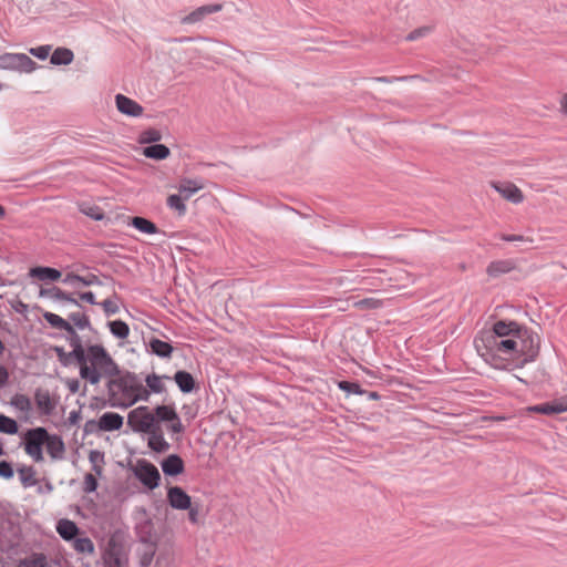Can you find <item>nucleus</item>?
Masks as SVG:
<instances>
[{"label": "nucleus", "mask_w": 567, "mask_h": 567, "mask_svg": "<svg viewBox=\"0 0 567 567\" xmlns=\"http://www.w3.org/2000/svg\"><path fill=\"white\" fill-rule=\"evenodd\" d=\"M474 347L485 360L523 358L529 362L538 354L539 340L516 321L498 320L474 339Z\"/></svg>", "instance_id": "f257e3e1"}, {"label": "nucleus", "mask_w": 567, "mask_h": 567, "mask_svg": "<svg viewBox=\"0 0 567 567\" xmlns=\"http://www.w3.org/2000/svg\"><path fill=\"white\" fill-rule=\"evenodd\" d=\"M66 333L69 334V343L74 355L81 354V357L90 360V363L93 365L103 368L102 372L105 373L106 377H113L120 373L118 364L102 344H89L84 348L82 340L73 326L66 331Z\"/></svg>", "instance_id": "f03ea898"}, {"label": "nucleus", "mask_w": 567, "mask_h": 567, "mask_svg": "<svg viewBox=\"0 0 567 567\" xmlns=\"http://www.w3.org/2000/svg\"><path fill=\"white\" fill-rule=\"evenodd\" d=\"M63 367H69L73 363H76L79 365V373L81 379L85 380L92 385L99 384L103 377H106L105 373H103V368H100L99 365H93L90 363V360H87L84 357H81V354H73V350L70 352H66L63 354L62 359L59 361Z\"/></svg>", "instance_id": "7ed1b4c3"}, {"label": "nucleus", "mask_w": 567, "mask_h": 567, "mask_svg": "<svg viewBox=\"0 0 567 567\" xmlns=\"http://www.w3.org/2000/svg\"><path fill=\"white\" fill-rule=\"evenodd\" d=\"M48 440V430L42 426H38L34 429H30L24 434V451L31 456L35 462L43 461V450L42 446L44 442Z\"/></svg>", "instance_id": "20e7f679"}, {"label": "nucleus", "mask_w": 567, "mask_h": 567, "mask_svg": "<svg viewBox=\"0 0 567 567\" xmlns=\"http://www.w3.org/2000/svg\"><path fill=\"white\" fill-rule=\"evenodd\" d=\"M127 425L136 433H148L158 424L154 414L148 411V406L143 405L128 413Z\"/></svg>", "instance_id": "39448f33"}, {"label": "nucleus", "mask_w": 567, "mask_h": 567, "mask_svg": "<svg viewBox=\"0 0 567 567\" xmlns=\"http://www.w3.org/2000/svg\"><path fill=\"white\" fill-rule=\"evenodd\" d=\"M38 64L24 53H3L0 55V69L31 73Z\"/></svg>", "instance_id": "423d86ee"}, {"label": "nucleus", "mask_w": 567, "mask_h": 567, "mask_svg": "<svg viewBox=\"0 0 567 567\" xmlns=\"http://www.w3.org/2000/svg\"><path fill=\"white\" fill-rule=\"evenodd\" d=\"M135 477L148 489L153 491L161 483V474L157 467L147 460H137L133 470Z\"/></svg>", "instance_id": "0eeeda50"}, {"label": "nucleus", "mask_w": 567, "mask_h": 567, "mask_svg": "<svg viewBox=\"0 0 567 567\" xmlns=\"http://www.w3.org/2000/svg\"><path fill=\"white\" fill-rule=\"evenodd\" d=\"M106 378L109 379L106 383L109 405L112 406V403L125 402V400H128L131 390L127 386V382H125L121 375V372Z\"/></svg>", "instance_id": "6e6552de"}, {"label": "nucleus", "mask_w": 567, "mask_h": 567, "mask_svg": "<svg viewBox=\"0 0 567 567\" xmlns=\"http://www.w3.org/2000/svg\"><path fill=\"white\" fill-rule=\"evenodd\" d=\"M491 187L512 204L518 205L525 199L523 190L512 182H491Z\"/></svg>", "instance_id": "1a4fd4ad"}, {"label": "nucleus", "mask_w": 567, "mask_h": 567, "mask_svg": "<svg viewBox=\"0 0 567 567\" xmlns=\"http://www.w3.org/2000/svg\"><path fill=\"white\" fill-rule=\"evenodd\" d=\"M166 497L174 509L186 511L190 507L192 498L181 486L168 487Z\"/></svg>", "instance_id": "9d476101"}, {"label": "nucleus", "mask_w": 567, "mask_h": 567, "mask_svg": "<svg viewBox=\"0 0 567 567\" xmlns=\"http://www.w3.org/2000/svg\"><path fill=\"white\" fill-rule=\"evenodd\" d=\"M221 3H212L198 7L181 19L182 24H194L203 21L207 16L221 11Z\"/></svg>", "instance_id": "9b49d317"}, {"label": "nucleus", "mask_w": 567, "mask_h": 567, "mask_svg": "<svg viewBox=\"0 0 567 567\" xmlns=\"http://www.w3.org/2000/svg\"><path fill=\"white\" fill-rule=\"evenodd\" d=\"M116 107L117 110L127 116L137 117L143 114V106L138 104L136 101L123 95L117 94L115 96Z\"/></svg>", "instance_id": "f8f14e48"}, {"label": "nucleus", "mask_w": 567, "mask_h": 567, "mask_svg": "<svg viewBox=\"0 0 567 567\" xmlns=\"http://www.w3.org/2000/svg\"><path fill=\"white\" fill-rule=\"evenodd\" d=\"M148 399L150 391L141 381L131 389L128 400H125V402L112 403V408L127 409L135 404L137 401H148Z\"/></svg>", "instance_id": "ddd939ff"}, {"label": "nucleus", "mask_w": 567, "mask_h": 567, "mask_svg": "<svg viewBox=\"0 0 567 567\" xmlns=\"http://www.w3.org/2000/svg\"><path fill=\"white\" fill-rule=\"evenodd\" d=\"M161 467L166 476L175 477L185 471V463L178 454H169L161 462Z\"/></svg>", "instance_id": "4468645a"}, {"label": "nucleus", "mask_w": 567, "mask_h": 567, "mask_svg": "<svg viewBox=\"0 0 567 567\" xmlns=\"http://www.w3.org/2000/svg\"><path fill=\"white\" fill-rule=\"evenodd\" d=\"M527 411L542 414H557L567 412V396L560 398L553 402L529 406L527 408Z\"/></svg>", "instance_id": "2eb2a0df"}, {"label": "nucleus", "mask_w": 567, "mask_h": 567, "mask_svg": "<svg viewBox=\"0 0 567 567\" xmlns=\"http://www.w3.org/2000/svg\"><path fill=\"white\" fill-rule=\"evenodd\" d=\"M516 269V261L514 259H497L488 264L486 274L491 278H497L502 275H506Z\"/></svg>", "instance_id": "dca6fc26"}, {"label": "nucleus", "mask_w": 567, "mask_h": 567, "mask_svg": "<svg viewBox=\"0 0 567 567\" xmlns=\"http://www.w3.org/2000/svg\"><path fill=\"white\" fill-rule=\"evenodd\" d=\"M44 445L52 460L64 458L65 444L60 435L48 432V440L44 442Z\"/></svg>", "instance_id": "f3484780"}, {"label": "nucleus", "mask_w": 567, "mask_h": 567, "mask_svg": "<svg viewBox=\"0 0 567 567\" xmlns=\"http://www.w3.org/2000/svg\"><path fill=\"white\" fill-rule=\"evenodd\" d=\"M124 419L115 412H105L99 419V430L104 432L118 431L123 426Z\"/></svg>", "instance_id": "a211bd4d"}, {"label": "nucleus", "mask_w": 567, "mask_h": 567, "mask_svg": "<svg viewBox=\"0 0 567 567\" xmlns=\"http://www.w3.org/2000/svg\"><path fill=\"white\" fill-rule=\"evenodd\" d=\"M147 434L150 435L147 444L152 451H154L156 453H165L166 451L169 450L171 445L165 440L163 430L159 426V424L156 427H154L152 432H148Z\"/></svg>", "instance_id": "6ab92c4d"}, {"label": "nucleus", "mask_w": 567, "mask_h": 567, "mask_svg": "<svg viewBox=\"0 0 567 567\" xmlns=\"http://www.w3.org/2000/svg\"><path fill=\"white\" fill-rule=\"evenodd\" d=\"M147 348L152 354L162 359H169L174 351V347L171 343L155 337L150 339Z\"/></svg>", "instance_id": "aec40b11"}, {"label": "nucleus", "mask_w": 567, "mask_h": 567, "mask_svg": "<svg viewBox=\"0 0 567 567\" xmlns=\"http://www.w3.org/2000/svg\"><path fill=\"white\" fill-rule=\"evenodd\" d=\"M173 379L183 393H192L198 388L194 377L185 370L176 371Z\"/></svg>", "instance_id": "412c9836"}, {"label": "nucleus", "mask_w": 567, "mask_h": 567, "mask_svg": "<svg viewBox=\"0 0 567 567\" xmlns=\"http://www.w3.org/2000/svg\"><path fill=\"white\" fill-rule=\"evenodd\" d=\"M34 400L37 408L42 414H52L53 410L55 409V403L51 399L48 390L37 389L34 393Z\"/></svg>", "instance_id": "4be33fe9"}, {"label": "nucleus", "mask_w": 567, "mask_h": 567, "mask_svg": "<svg viewBox=\"0 0 567 567\" xmlns=\"http://www.w3.org/2000/svg\"><path fill=\"white\" fill-rule=\"evenodd\" d=\"M29 276L41 281H56L61 278L62 274L56 268L37 266L29 270Z\"/></svg>", "instance_id": "5701e85b"}, {"label": "nucleus", "mask_w": 567, "mask_h": 567, "mask_svg": "<svg viewBox=\"0 0 567 567\" xmlns=\"http://www.w3.org/2000/svg\"><path fill=\"white\" fill-rule=\"evenodd\" d=\"M204 187L205 184L203 179L184 178L181 181L178 192L184 197V199L188 200L192 197V195L203 189Z\"/></svg>", "instance_id": "b1692460"}, {"label": "nucleus", "mask_w": 567, "mask_h": 567, "mask_svg": "<svg viewBox=\"0 0 567 567\" xmlns=\"http://www.w3.org/2000/svg\"><path fill=\"white\" fill-rule=\"evenodd\" d=\"M62 281L68 285L80 284L85 287L102 285L99 277L94 274H89L86 276H80V275H76L73 272H69L65 275V277L63 278Z\"/></svg>", "instance_id": "393cba45"}, {"label": "nucleus", "mask_w": 567, "mask_h": 567, "mask_svg": "<svg viewBox=\"0 0 567 567\" xmlns=\"http://www.w3.org/2000/svg\"><path fill=\"white\" fill-rule=\"evenodd\" d=\"M142 154L152 159L163 161L166 159L171 155L169 148L164 144H151L145 146L142 151Z\"/></svg>", "instance_id": "a878e982"}, {"label": "nucleus", "mask_w": 567, "mask_h": 567, "mask_svg": "<svg viewBox=\"0 0 567 567\" xmlns=\"http://www.w3.org/2000/svg\"><path fill=\"white\" fill-rule=\"evenodd\" d=\"M130 226H133L135 229L143 234L154 235L159 233L158 227L150 219L142 216H134L128 221Z\"/></svg>", "instance_id": "bb28decb"}, {"label": "nucleus", "mask_w": 567, "mask_h": 567, "mask_svg": "<svg viewBox=\"0 0 567 567\" xmlns=\"http://www.w3.org/2000/svg\"><path fill=\"white\" fill-rule=\"evenodd\" d=\"M56 532L64 540H73L78 536L80 529L74 522L64 518L59 520Z\"/></svg>", "instance_id": "cd10ccee"}, {"label": "nucleus", "mask_w": 567, "mask_h": 567, "mask_svg": "<svg viewBox=\"0 0 567 567\" xmlns=\"http://www.w3.org/2000/svg\"><path fill=\"white\" fill-rule=\"evenodd\" d=\"M74 59V53L68 48H56L51 54L50 62L53 65H68Z\"/></svg>", "instance_id": "c85d7f7f"}, {"label": "nucleus", "mask_w": 567, "mask_h": 567, "mask_svg": "<svg viewBox=\"0 0 567 567\" xmlns=\"http://www.w3.org/2000/svg\"><path fill=\"white\" fill-rule=\"evenodd\" d=\"M154 416L157 421V424H159V422H169L177 419V412L173 406L162 404L154 409Z\"/></svg>", "instance_id": "c756f323"}, {"label": "nucleus", "mask_w": 567, "mask_h": 567, "mask_svg": "<svg viewBox=\"0 0 567 567\" xmlns=\"http://www.w3.org/2000/svg\"><path fill=\"white\" fill-rule=\"evenodd\" d=\"M162 379H169V377L168 375L159 377L155 373H151V374L146 375L145 382H146V388L150 391V394L151 393H157V394L163 393L166 390L164 383L162 382Z\"/></svg>", "instance_id": "7c9ffc66"}, {"label": "nucleus", "mask_w": 567, "mask_h": 567, "mask_svg": "<svg viewBox=\"0 0 567 567\" xmlns=\"http://www.w3.org/2000/svg\"><path fill=\"white\" fill-rule=\"evenodd\" d=\"M103 559L104 567H124L120 556V549L115 548L112 543H110V547L106 549Z\"/></svg>", "instance_id": "2f4dec72"}, {"label": "nucleus", "mask_w": 567, "mask_h": 567, "mask_svg": "<svg viewBox=\"0 0 567 567\" xmlns=\"http://www.w3.org/2000/svg\"><path fill=\"white\" fill-rule=\"evenodd\" d=\"M107 326L110 328L111 333L117 339H126L130 334V327L123 320H113L109 321Z\"/></svg>", "instance_id": "473e14b6"}, {"label": "nucleus", "mask_w": 567, "mask_h": 567, "mask_svg": "<svg viewBox=\"0 0 567 567\" xmlns=\"http://www.w3.org/2000/svg\"><path fill=\"white\" fill-rule=\"evenodd\" d=\"M10 405L23 413H29L32 409L30 398L22 393H16L10 400Z\"/></svg>", "instance_id": "72a5a7b5"}, {"label": "nucleus", "mask_w": 567, "mask_h": 567, "mask_svg": "<svg viewBox=\"0 0 567 567\" xmlns=\"http://www.w3.org/2000/svg\"><path fill=\"white\" fill-rule=\"evenodd\" d=\"M43 318L51 327L59 330H64L65 332L72 327V324L68 320L63 319L62 317L53 312H44Z\"/></svg>", "instance_id": "f704fd0d"}, {"label": "nucleus", "mask_w": 567, "mask_h": 567, "mask_svg": "<svg viewBox=\"0 0 567 567\" xmlns=\"http://www.w3.org/2000/svg\"><path fill=\"white\" fill-rule=\"evenodd\" d=\"M21 484L23 487L34 486L38 481L34 478L35 470L32 466H21L18 468Z\"/></svg>", "instance_id": "c9c22d12"}, {"label": "nucleus", "mask_w": 567, "mask_h": 567, "mask_svg": "<svg viewBox=\"0 0 567 567\" xmlns=\"http://www.w3.org/2000/svg\"><path fill=\"white\" fill-rule=\"evenodd\" d=\"M185 200L182 195L172 194L167 197L166 204L171 209L176 210L178 216H184L187 210Z\"/></svg>", "instance_id": "e433bc0d"}, {"label": "nucleus", "mask_w": 567, "mask_h": 567, "mask_svg": "<svg viewBox=\"0 0 567 567\" xmlns=\"http://www.w3.org/2000/svg\"><path fill=\"white\" fill-rule=\"evenodd\" d=\"M19 431L17 421L0 413V433L14 435Z\"/></svg>", "instance_id": "4c0bfd02"}, {"label": "nucleus", "mask_w": 567, "mask_h": 567, "mask_svg": "<svg viewBox=\"0 0 567 567\" xmlns=\"http://www.w3.org/2000/svg\"><path fill=\"white\" fill-rule=\"evenodd\" d=\"M69 320L73 323V327H76L81 330L89 329L92 330L91 320L87 315L81 312H71L69 315Z\"/></svg>", "instance_id": "58836bf2"}, {"label": "nucleus", "mask_w": 567, "mask_h": 567, "mask_svg": "<svg viewBox=\"0 0 567 567\" xmlns=\"http://www.w3.org/2000/svg\"><path fill=\"white\" fill-rule=\"evenodd\" d=\"M89 461L92 464V470L97 475H101L103 472V465L105 463L104 453L99 450H91L89 453Z\"/></svg>", "instance_id": "ea45409f"}, {"label": "nucleus", "mask_w": 567, "mask_h": 567, "mask_svg": "<svg viewBox=\"0 0 567 567\" xmlns=\"http://www.w3.org/2000/svg\"><path fill=\"white\" fill-rule=\"evenodd\" d=\"M161 140L162 133L158 130L151 127L141 132L137 141L140 144H155Z\"/></svg>", "instance_id": "a19ab883"}, {"label": "nucleus", "mask_w": 567, "mask_h": 567, "mask_svg": "<svg viewBox=\"0 0 567 567\" xmlns=\"http://www.w3.org/2000/svg\"><path fill=\"white\" fill-rule=\"evenodd\" d=\"M73 547L81 554H93L94 544L89 537H75L73 539Z\"/></svg>", "instance_id": "79ce46f5"}, {"label": "nucleus", "mask_w": 567, "mask_h": 567, "mask_svg": "<svg viewBox=\"0 0 567 567\" xmlns=\"http://www.w3.org/2000/svg\"><path fill=\"white\" fill-rule=\"evenodd\" d=\"M338 386L340 390H342L343 392H346L348 394H359V395L365 394V390H363L358 382H351V381L343 380L338 383Z\"/></svg>", "instance_id": "37998d69"}, {"label": "nucleus", "mask_w": 567, "mask_h": 567, "mask_svg": "<svg viewBox=\"0 0 567 567\" xmlns=\"http://www.w3.org/2000/svg\"><path fill=\"white\" fill-rule=\"evenodd\" d=\"M18 567H47V558L43 554H39L33 558L22 559Z\"/></svg>", "instance_id": "c03bdc74"}, {"label": "nucleus", "mask_w": 567, "mask_h": 567, "mask_svg": "<svg viewBox=\"0 0 567 567\" xmlns=\"http://www.w3.org/2000/svg\"><path fill=\"white\" fill-rule=\"evenodd\" d=\"M40 297H47L53 300H60L61 297L64 296V290L61 288L53 286L51 288H41L40 289Z\"/></svg>", "instance_id": "a18cd8bd"}, {"label": "nucleus", "mask_w": 567, "mask_h": 567, "mask_svg": "<svg viewBox=\"0 0 567 567\" xmlns=\"http://www.w3.org/2000/svg\"><path fill=\"white\" fill-rule=\"evenodd\" d=\"M432 31H433V27H431V25L420 27V28H416L413 31H411L405 37V40L406 41H415V40H417V39H420L422 37H425L427 33H430Z\"/></svg>", "instance_id": "49530a36"}, {"label": "nucleus", "mask_w": 567, "mask_h": 567, "mask_svg": "<svg viewBox=\"0 0 567 567\" xmlns=\"http://www.w3.org/2000/svg\"><path fill=\"white\" fill-rule=\"evenodd\" d=\"M99 483L95 476L91 473L85 474L83 482V492L84 493H93L97 489Z\"/></svg>", "instance_id": "de8ad7c7"}, {"label": "nucleus", "mask_w": 567, "mask_h": 567, "mask_svg": "<svg viewBox=\"0 0 567 567\" xmlns=\"http://www.w3.org/2000/svg\"><path fill=\"white\" fill-rule=\"evenodd\" d=\"M50 51L51 45H40L37 48H31L29 52L40 60H45L49 56Z\"/></svg>", "instance_id": "09e8293b"}, {"label": "nucleus", "mask_w": 567, "mask_h": 567, "mask_svg": "<svg viewBox=\"0 0 567 567\" xmlns=\"http://www.w3.org/2000/svg\"><path fill=\"white\" fill-rule=\"evenodd\" d=\"M14 475L12 464L8 461H0V477L10 480Z\"/></svg>", "instance_id": "8fccbe9b"}, {"label": "nucleus", "mask_w": 567, "mask_h": 567, "mask_svg": "<svg viewBox=\"0 0 567 567\" xmlns=\"http://www.w3.org/2000/svg\"><path fill=\"white\" fill-rule=\"evenodd\" d=\"M99 305L103 308L106 316L115 315L120 310L118 306L111 299H105Z\"/></svg>", "instance_id": "3c124183"}, {"label": "nucleus", "mask_w": 567, "mask_h": 567, "mask_svg": "<svg viewBox=\"0 0 567 567\" xmlns=\"http://www.w3.org/2000/svg\"><path fill=\"white\" fill-rule=\"evenodd\" d=\"M81 212L94 220L103 219V213L97 206H89L85 208H81Z\"/></svg>", "instance_id": "603ef678"}, {"label": "nucleus", "mask_w": 567, "mask_h": 567, "mask_svg": "<svg viewBox=\"0 0 567 567\" xmlns=\"http://www.w3.org/2000/svg\"><path fill=\"white\" fill-rule=\"evenodd\" d=\"M154 555H155V549L152 547L144 550L140 557L141 567H148L152 564Z\"/></svg>", "instance_id": "864d4df0"}, {"label": "nucleus", "mask_w": 567, "mask_h": 567, "mask_svg": "<svg viewBox=\"0 0 567 567\" xmlns=\"http://www.w3.org/2000/svg\"><path fill=\"white\" fill-rule=\"evenodd\" d=\"M501 239L504 240V241H520V243H529V244L534 243V238L533 237H525L523 235H506V234H503V235H501Z\"/></svg>", "instance_id": "5fc2aeb1"}, {"label": "nucleus", "mask_w": 567, "mask_h": 567, "mask_svg": "<svg viewBox=\"0 0 567 567\" xmlns=\"http://www.w3.org/2000/svg\"><path fill=\"white\" fill-rule=\"evenodd\" d=\"M121 375L123 377L125 382H127V386L130 388V390L142 381L134 372L125 371L124 373L121 372Z\"/></svg>", "instance_id": "6e6d98bb"}, {"label": "nucleus", "mask_w": 567, "mask_h": 567, "mask_svg": "<svg viewBox=\"0 0 567 567\" xmlns=\"http://www.w3.org/2000/svg\"><path fill=\"white\" fill-rule=\"evenodd\" d=\"M169 425L167 426V429L169 431H172L173 433H183L185 431V427L184 425L182 424V421L179 419V416L177 415V419H175L174 421H169Z\"/></svg>", "instance_id": "4d7b16f0"}, {"label": "nucleus", "mask_w": 567, "mask_h": 567, "mask_svg": "<svg viewBox=\"0 0 567 567\" xmlns=\"http://www.w3.org/2000/svg\"><path fill=\"white\" fill-rule=\"evenodd\" d=\"M186 511H188V519H189V522L193 523V524H196L198 522L199 505L198 504L193 505L190 503V507L187 508Z\"/></svg>", "instance_id": "13d9d810"}, {"label": "nucleus", "mask_w": 567, "mask_h": 567, "mask_svg": "<svg viewBox=\"0 0 567 567\" xmlns=\"http://www.w3.org/2000/svg\"><path fill=\"white\" fill-rule=\"evenodd\" d=\"M78 296L82 301L89 302L90 305H97L95 296L92 291L78 292Z\"/></svg>", "instance_id": "bf43d9fd"}, {"label": "nucleus", "mask_w": 567, "mask_h": 567, "mask_svg": "<svg viewBox=\"0 0 567 567\" xmlns=\"http://www.w3.org/2000/svg\"><path fill=\"white\" fill-rule=\"evenodd\" d=\"M379 303H380L379 300H375L372 298H367V299L360 300L357 305L360 306L361 308H377L379 306Z\"/></svg>", "instance_id": "052dcab7"}, {"label": "nucleus", "mask_w": 567, "mask_h": 567, "mask_svg": "<svg viewBox=\"0 0 567 567\" xmlns=\"http://www.w3.org/2000/svg\"><path fill=\"white\" fill-rule=\"evenodd\" d=\"M64 296L65 297H61L59 301L70 302L79 308H83V306L79 302V300L73 297V293H69V292L64 291Z\"/></svg>", "instance_id": "680f3d73"}, {"label": "nucleus", "mask_w": 567, "mask_h": 567, "mask_svg": "<svg viewBox=\"0 0 567 567\" xmlns=\"http://www.w3.org/2000/svg\"><path fill=\"white\" fill-rule=\"evenodd\" d=\"M96 430H99V421L89 420L84 424V432L85 433H93Z\"/></svg>", "instance_id": "e2e57ef3"}, {"label": "nucleus", "mask_w": 567, "mask_h": 567, "mask_svg": "<svg viewBox=\"0 0 567 567\" xmlns=\"http://www.w3.org/2000/svg\"><path fill=\"white\" fill-rule=\"evenodd\" d=\"M66 385L71 393H78L80 390V381L78 379L68 380Z\"/></svg>", "instance_id": "0e129e2a"}, {"label": "nucleus", "mask_w": 567, "mask_h": 567, "mask_svg": "<svg viewBox=\"0 0 567 567\" xmlns=\"http://www.w3.org/2000/svg\"><path fill=\"white\" fill-rule=\"evenodd\" d=\"M80 419H81V412H80V411H75V410H73V411H71V412H70V414H69L68 423H69L70 425H75V424H78V423H79Z\"/></svg>", "instance_id": "69168bd1"}, {"label": "nucleus", "mask_w": 567, "mask_h": 567, "mask_svg": "<svg viewBox=\"0 0 567 567\" xmlns=\"http://www.w3.org/2000/svg\"><path fill=\"white\" fill-rule=\"evenodd\" d=\"M8 380H9L8 370L3 365H0V388L4 386L8 382Z\"/></svg>", "instance_id": "338daca9"}, {"label": "nucleus", "mask_w": 567, "mask_h": 567, "mask_svg": "<svg viewBox=\"0 0 567 567\" xmlns=\"http://www.w3.org/2000/svg\"><path fill=\"white\" fill-rule=\"evenodd\" d=\"M559 107L560 112L567 115V92L560 97Z\"/></svg>", "instance_id": "774afa93"}]
</instances>
